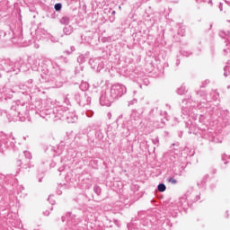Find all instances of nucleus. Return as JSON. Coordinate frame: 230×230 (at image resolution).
<instances>
[{"instance_id":"obj_9","label":"nucleus","mask_w":230,"mask_h":230,"mask_svg":"<svg viewBox=\"0 0 230 230\" xmlns=\"http://www.w3.org/2000/svg\"><path fill=\"white\" fill-rule=\"evenodd\" d=\"M45 215L48 217V215H49V212H47Z\"/></svg>"},{"instance_id":"obj_4","label":"nucleus","mask_w":230,"mask_h":230,"mask_svg":"<svg viewBox=\"0 0 230 230\" xmlns=\"http://www.w3.org/2000/svg\"><path fill=\"white\" fill-rule=\"evenodd\" d=\"M55 10L56 12H60V10H62V4H56Z\"/></svg>"},{"instance_id":"obj_1","label":"nucleus","mask_w":230,"mask_h":230,"mask_svg":"<svg viewBox=\"0 0 230 230\" xmlns=\"http://www.w3.org/2000/svg\"><path fill=\"white\" fill-rule=\"evenodd\" d=\"M127 93V88L121 84H114L111 87V94H116V96H121Z\"/></svg>"},{"instance_id":"obj_7","label":"nucleus","mask_w":230,"mask_h":230,"mask_svg":"<svg viewBox=\"0 0 230 230\" xmlns=\"http://www.w3.org/2000/svg\"><path fill=\"white\" fill-rule=\"evenodd\" d=\"M67 119H68V123H75V121L77 119V118L74 117L73 120H69V118H67Z\"/></svg>"},{"instance_id":"obj_5","label":"nucleus","mask_w":230,"mask_h":230,"mask_svg":"<svg viewBox=\"0 0 230 230\" xmlns=\"http://www.w3.org/2000/svg\"><path fill=\"white\" fill-rule=\"evenodd\" d=\"M167 181L168 182H171V184H177V180L174 178H168Z\"/></svg>"},{"instance_id":"obj_2","label":"nucleus","mask_w":230,"mask_h":230,"mask_svg":"<svg viewBox=\"0 0 230 230\" xmlns=\"http://www.w3.org/2000/svg\"><path fill=\"white\" fill-rule=\"evenodd\" d=\"M158 191H161V192L166 191V185H164V183H160L158 185Z\"/></svg>"},{"instance_id":"obj_8","label":"nucleus","mask_w":230,"mask_h":230,"mask_svg":"<svg viewBox=\"0 0 230 230\" xmlns=\"http://www.w3.org/2000/svg\"><path fill=\"white\" fill-rule=\"evenodd\" d=\"M178 94H182V92H181V89L178 90Z\"/></svg>"},{"instance_id":"obj_6","label":"nucleus","mask_w":230,"mask_h":230,"mask_svg":"<svg viewBox=\"0 0 230 230\" xmlns=\"http://www.w3.org/2000/svg\"><path fill=\"white\" fill-rule=\"evenodd\" d=\"M229 69H230L229 66L225 67V73H224L225 76H227V71H229Z\"/></svg>"},{"instance_id":"obj_3","label":"nucleus","mask_w":230,"mask_h":230,"mask_svg":"<svg viewBox=\"0 0 230 230\" xmlns=\"http://www.w3.org/2000/svg\"><path fill=\"white\" fill-rule=\"evenodd\" d=\"M61 22L63 24H69V18L67 16H64L62 19H61Z\"/></svg>"},{"instance_id":"obj_10","label":"nucleus","mask_w":230,"mask_h":230,"mask_svg":"<svg viewBox=\"0 0 230 230\" xmlns=\"http://www.w3.org/2000/svg\"><path fill=\"white\" fill-rule=\"evenodd\" d=\"M25 154H30V153H28V152H25Z\"/></svg>"}]
</instances>
